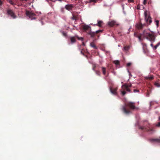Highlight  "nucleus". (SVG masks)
<instances>
[{
	"mask_svg": "<svg viewBox=\"0 0 160 160\" xmlns=\"http://www.w3.org/2000/svg\"><path fill=\"white\" fill-rule=\"evenodd\" d=\"M143 37L151 42L155 41L156 36L155 33L153 32H150L148 29L144 30L142 33Z\"/></svg>",
	"mask_w": 160,
	"mask_h": 160,
	"instance_id": "3",
	"label": "nucleus"
},
{
	"mask_svg": "<svg viewBox=\"0 0 160 160\" xmlns=\"http://www.w3.org/2000/svg\"><path fill=\"white\" fill-rule=\"evenodd\" d=\"M147 1V0H144L143 1V4L145 5Z\"/></svg>",
	"mask_w": 160,
	"mask_h": 160,
	"instance_id": "35",
	"label": "nucleus"
},
{
	"mask_svg": "<svg viewBox=\"0 0 160 160\" xmlns=\"http://www.w3.org/2000/svg\"><path fill=\"white\" fill-rule=\"evenodd\" d=\"M124 84L126 85V86H127V88H129L131 87H132V84L131 83H128V84L125 83Z\"/></svg>",
	"mask_w": 160,
	"mask_h": 160,
	"instance_id": "27",
	"label": "nucleus"
},
{
	"mask_svg": "<svg viewBox=\"0 0 160 160\" xmlns=\"http://www.w3.org/2000/svg\"><path fill=\"white\" fill-rule=\"evenodd\" d=\"M133 91L134 92H138L139 90L137 89H134Z\"/></svg>",
	"mask_w": 160,
	"mask_h": 160,
	"instance_id": "37",
	"label": "nucleus"
},
{
	"mask_svg": "<svg viewBox=\"0 0 160 160\" xmlns=\"http://www.w3.org/2000/svg\"><path fill=\"white\" fill-rule=\"evenodd\" d=\"M156 126L157 127H160V122H158L156 124Z\"/></svg>",
	"mask_w": 160,
	"mask_h": 160,
	"instance_id": "31",
	"label": "nucleus"
},
{
	"mask_svg": "<svg viewBox=\"0 0 160 160\" xmlns=\"http://www.w3.org/2000/svg\"><path fill=\"white\" fill-rule=\"evenodd\" d=\"M144 16L145 20L147 23L142 24L140 21L139 23H137L136 25V28L138 29H142L143 27L147 26L148 25L150 24L152 22L151 18L150 16H148L147 11L144 12Z\"/></svg>",
	"mask_w": 160,
	"mask_h": 160,
	"instance_id": "2",
	"label": "nucleus"
},
{
	"mask_svg": "<svg viewBox=\"0 0 160 160\" xmlns=\"http://www.w3.org/2000/svg\"><path fill=\"white\" fill-rule=\"evenodd\" d=\"M57 1H60V2H62L63 1V0H57Z\"/></svg>",
	"mask_w": 160,
	"mask_h": 160,
	"instance_id": "41",
	"label": "nucleus"
},
{
	"mask_svg": "<svg viewBox=\"0 0 160 160\" xmlns=\"http://www.w3.org/2000/svg\"><path fill=\"white\" fill-rule=\"evenodd\" d=\"M121 93L122 96H124L126 93V92L125 90L121 91Z\"/></svg>",
	"mask_w": 160,
	"mask_h": 160,
	"instance_id": "26",
	"label": "nucleus"
},
{
	"mask_svg": "<svg viewBox=\"0 0 160 160\" xmlns=\"http://www.w3.org/2000/svg\"><path fill=\"white\" fill-rule=\"evenodd\" d=\"M118 89L117 87L115 88H113L112 87H111L110 88V90L111 92L114 95H117V91Z\"/></svg>",
	"mask_w": 160,
	"mask_h": 160,
	"instance_id": "9",
	"label": "nucleus"
},
{
	"mask_svg": "<svg viewBox=\"0 0 160 160\" xmlns=\"http://www.w3.org/2000/svg\"><path fill=\"white\" fill-rule=\"evenodd\" d=\"M82 45H83V46H85V43H84V42H82Z\"/></svg>",
	"mask_w": 160,
	"mask_h": 160,
	"instance_id": "42",
	"label": "nucleus"
},
{
	"mask_svg": "<svg viewBox=\"0 0 160 160\" xmlns=\"http://www.w3.org/2000/svg\"><path fill=\"white\" fill-rule=\"evenodd\" d=\"M76 38H78L79 40H83V38L82 37L79 38L77 36H76L75 37H71L70 38V40L72 43H74L76 42Z\"/></svg>",
	"mask_w": 160,
	"mask_h": 160,
	"instance_id": "6",
	"label": "nucleus"
},
{
	"mask_svg": "<svg viewBox=\"0 0 160 160\" xmlns=\"http://www.w3.org/2000/svg\"><path fill=\"white\" fill-rule=\"evenodd\" d=\"M103 22L102 21H99L98 22L97 24H96V25L98 26L99 27H101L102 26V24Z\"/></svg>",
	"mask_w": 160,
	"mask_h": 160,
	"instance_id": "21",
	"label": "nucleus"
},
{
	"mask_svg": "<svg viewBox=\"0 0 160 160\" xmlns=\"http://www.w3.org/2000/svg\"><path fill=\"white\" fill-rule=\"evenodd\" d=\"M102 32V30H98L97 31L95 32H92L91 31V29H90V31L88 32V34L90 35L92 37H93L95 35V34L98 33L100 32Z\"/></svg>",
	"mask_w": 160,
	"mask_h": 160,
	"instance_id": "7",
	"label": "nucleus"
},
{
	"mask_svg": "<svg viewBox=\"0 0 160 160\" xmlns=\"http://www.w3.org/2000/svg\"><path fill=\"white\" fill-rule=\"evenodd\" d=\"M62 33L63 34V35L64 36H67V33L64 32H62Z\"/></svg>",
	"mask_w": 160,
	"mask_h": 160,
	"instance_id": "36",
	"label": "nucleus"
},
{
	"mask_svg": "<svg viewBox=\"0 0 160 160\" xmlns=\"http://www.w3.org/2000/svg\"><path fill=\"white\" fill-rule=\"evenodd\" d=\"M156 24L157 26V27H158L159 25V21L158 20H157L156 21Z\"/></svg>",
	"mask_w": 160,
	"mask_h": 160,
	"instance_id": "30",
	"label": "nucleus"
},
{
	"mask_svg": "<svg viewBox=\"0 0 160 160\" xmlns=\"http://www.w3.org/2000/svg\"><path fill=\"white\" fill-rule=\"evenodd\" d=\"M98 0H89L88 1H87L88 2L91 3L92 2H94L96 3L97 2Z\"/></svg>",
	"mask_w": 160,
	"mask_h": 160,
	"instance_id": "23",
	"label": "nucleus"
},
{
	"mask_svg": "<svg viewBox=\"0 0 160 160\" xmlns=\"http://www.w3.org/2000/svg\"><path fill=\"white\" fill-rule=\"evenodd\" d=\"M26 15L31 20L34 19L36 18V15L32 12L26 11Z\"/></svg>",
	"mask_w": 160,
	"mask_h": 160,
	"instance_id": "5",
	"label": "nucleus"
},
{
	"mask_svg": "<svg viewBox=\"0 0 160 160\" xmlns=\"http://www.w3.org/2000/svg\"><path fill=\"white\" fill-rule=\"evenodd\" d=\"M126 85L125 84H123L122 86V88L123 90L125 89L126 91H127V92H131V90L129 88H127V86H126Z\"/></svg>",
	"mask_w": 160,
	"mask_h": 160,
	"instance_id": "13",
	"label": "nucleus"
},
{
	"mask_svg": "<svg viewBox=\"0 0 160 160\" xmlns=\"http://www.w3.org/2000/svg\"><path fill=\"white\" fill-rule=\"evenodd\" d=\"M145 78L146 80H151L153 79V77L152 75L148 76L145 77Z\"/></svg>",
	"mask_w": 160,
	"mask_h": 160,
	"instance_id": "17",
	"label": "nucleus"
},
{
	"mask_svg": "<svg viewBox=\"0 0 160 160\" xmlns=\"http://www.w3.org/2000/svg\"><path fill=\"white\" fill-rule=\"evenodd\" d=\"M129 48H130V47L129 46H125L124 47V49L125 51H127L128 50Z\"/></svg>",
	"mask_w": 160,
	"mask_h": 160,
	"instance_id": "22",
	"label": "nucleus"
},
{
	"mask_svg": "<svg viewBox=\"0 0 160 160\" xmlns=\"http://www.w3.org/2000/svg\"><path fill=\"white\" fill-rule=\"evenodd\" d=\"M134 36L135 37L138 38L139 40H142L141 36V35H139L136 33H135Z\"/></svg>",
	"mask_w": 160,
	"mask_h": 160,
	"instance_id": "20",
	"label": "nucleus"
},
{
	"mask_svg": "<svg viewBox=\"0 0 160 160\" xmlns=\"http://www.w3.org/2000/svg\"><path fill=\"white\" fill-rule=\"evenodd\" d=\"M137 9H138V10H139L140 9V6L139 5H137Z\"/></svg>",
	"mask_w": 160,
	"mask_h": 160,
	"instance_id": "34",
	"label": "nucleus"
},
{
	"mask_svg": "<svg viewBox=\"0 0 160 160\" xmlns=\"http://www.w3.org/2000/svg\"><path fill=\"white\" fill-rule=\"evenodd\" d=\"M108 24L109 26L112 27L116 24V22L115 21L112 20L108 22Z\"/></svg>",
	"mask_w": 160,
	"mask_h": 160,
	"instance_id": "15",
	"label": "nucleus"
},
{
	"mask_svg": "<svg viewBox=\"0 0 160 160\" xmlns=\"http://www.w3.org/2000/svg\"><path fill=\"white\" fill-rule=\"evenodd\" d=\"M96 73V74L98 75V76H100V72L99 71H94Z\"/></svg>",
	"mask_w": 160,
	"mask_h": 160,
	"instance_id": "25",
	"label": "nucleus"
},
{
	"mask_svg": "<svg viewBox=\"0 0 160 160\" xmlns=\"http://www.w3.org/2000/svg\"><path fill=\"white\" fill-rule=\"evenodd\" d=\"M7 13L8 14L10 15L13 18H15L16 17L14 13L11 10H8L7 11Z\"/></svg>",
	"mask_w": 160,
	"mask_h": 160,
	"instance_id": "8",
	"label": "nucleus"
},
{
	"mask_svg": "<svg viewBox=\"0 0 160 160\" xmlns=\"http://www.w3.org/2000/svg\"><path fill=\"white\" fill-rule=\"evenodd\" d=\"M92 66L93 70H94V71H95V68L96 67V65L95 64H93Z\"/></svg>",
	"mask_w": 160,
	"mask_h": 160,
	"instance_id": "29",
	"label": "nucleus"
},
{
	"mask_svg": "<svg viewBox=\"0 0 160 160\" xmlns=\"http://www.w3.org/2000/svg\"><path fill=\"white\" fill-rule=\"evenodd\" d=\"M146 125L144 124L143 126H140L139 128L145 131L150 132L153 131V129L149 128V124L147 121L145 122Z\"/></svg>",
	"mask_w": 160,
	"mask_h": 160,
	"instance_id": "4",
	"label": "nucleus"
},
{
	"mask_svg": "<svg viewBox=\"0 0 160 160\" xmlns=\"http://www.w3.org/2000/svg\"><path fill=\"white\" fill-rule=\"evenodd\" d=\"M81 53L83 55H84V53L82 51H81Z\"/></svg>",
	"mask_w": 160,
	"mask_h": 160,
	"instance_id": "40",
	"label": "nucleus"
},
{
	"mask_svg": "<svg viewBox=\"0 0 160 160\" xmlns=\"http://www.w3.org/2000/svg\"><path fill=\"white\" fill-rule=\"evenodd\" d=\"M74 7L72 4H68L65 6V8L67 10L69 11L71 10Z\"/></svg>",
	"mask_w": 160,
	"mask_h": 160,
	"instance_id": "12",
	"label": "nucleus"
},
{
	"mask_svg": "<svg viewBox=\"0 0 160 160\" xmlns=\"http://www.w3.org/2000/svg\"><path fill=\"white\" fill-rule=\"evenodd\" d=\"M149 141L151 142H160V138H151L149 139Z\"/></svg>",
	"mask_w": 160,
	"mask_h": 160,
	"instance_id": "11",
	"label": "nucleus"
},
{
	"mask_svg": "<svg viewBox=\"0 0 160 160\" xmlns=\"http://www.w3.org/2000/svg\"><path fill=\"white\" fill-rule=\"evenodd\" d=\"M2 2L1 1V0H0V6L2 5Z\"/></svg>",
	"mask_w": 160,
	"mask_h": 160,
	"instance_id": "38",
	"label": "nucleus"
},
{
	"mask_svg": "<svg viewBox=\"0 0 160 160\" xmlns=\"http://www.w3.org/2000/svg\"><path fill=\"white\" fill-rule=\"evenodd\" d=\"M129 76H130L131 77L132 76V75L130 73H129Z\"/></svg>",
	"mask_w": 160,
	"mask_h": 160,
	"instance_id": "43",
	"label": "nucleus"
},
{
	"mask_svg": "<svg viewBox=\"0 0 160 160\" xmlns=\"http://www.w3.org/2000/svg\"><path fill=\"white\" fill-rule=\"evenodd\" d=\"M90 46L93 48L94 49H97L98 48L95 45L94 43L93 42H91L90 44Z\"/></svg>",
	"mask_w": 160,
	"mask_h": 160,
	"instance_id": "18",
	"label": "nucleus"
},
{
	"mask_svg": "<svg viewBox=\"0 0 160 160\" xmlns=\"http://www.w3.org/2000/svg\"><path fill=\"white\" fill-rule=\"evenodd\" d=\"M134 2V0H128V2L129 3L133 2Z\"/></svg>",
	"mask_w": 160,
	"mask_h": 160,
	"instance_id": "33",
	"label": "nucleus"
},
{
	"mask_svg": "<svg viewBox=\"0 0 160 160\" xmlns=\"http://www.w3.org/2000/svg\"><path fill=\"white\" fill-rule=\"evenodd\" d=\"M158 119L159 120H160V117H159Z\"/></svg>",
	"mask_w": 160,
	"mask_h": 160,
	"instance_id": "44",
	"label": "nucleus"
},
{
	"mask_svg": "<svg viewBox=\"0 0 160 160\" xmlns=\"http://www.w3.org/2000/svg\"><path fill=\"white\" fill-rule=\"evenodd\" d=\"M113 62L116 65H118L119 64V62L118 60L114 61Z\"/></svg>",
	"mask_w": 160,
	"mask_h": 160,
	"instance_id": "28",
	"label": "nucleus"
},
{
	"mask_svg": "<svg viewBox=\"0 0 160 160\" xmlns=\"http://www.w3.org/2000/svg\"><path fill=\"white\" fill-rule=\"evenodd\" d=\"M72 19L73 20L76 19V17L74 16H73V17H72Z\"/></svg>",
	"mask_w": 160,
	"mask_h": 160,
	"instance_id": "39",
	"label": "nucleus"
},
{
	"mask_svg": "<svg viewBox=\"0 0 160 160\" xmlns=\"http://www.w3.org/2000/svg\"><path fill=\"white\" fill-rule=\"evenodd\" d=\"M154 85L157 87H160V84L157 82H155L154 83Z\"/></svg>",
	"mask_w": 160,
	"mask_h": 160,
	"instance_id": "24",
	"label": "nucleus"
},
{
	"mask_svg": "<svg viewBox=\"0 0 160 160\" xmlns=\"http://www.w3.org/2000/svg\"><path fill=\"white\" fill-rule=\"evenodd\" d=\"M91 27L88 25H84L82 26L83 29L85 31L88 30Z\"/></svg>",
	"mask_w": 160,
	"mask_h": 160,
	"instance_id": "16",
	"label": "nucleus"
},
{
	"mask_svg": "<svg viewBox=\"0 0 160 160\" xmlns=\"http://www.w3.org/2000/svg\"><path fill=\"white\" fill-rule=\"evenodd\" d=\"M102 69L103 74L104 75H105L106 73V68L103 67H102Z\"/></svg>",
	"mask_w": 160,
	"mask_h": 160,
	"instance_id": "19",
	"label": "nucleus"
},
{
	"mask_svg": "<svg viewBox=\"0 0 160 160\" xmlns=\"http://www.w3.org/2000/svg\"><path fill=\"white\" fill-rule=\"evenodd\" d=\"M138 108L135 106V103L132 102H128L126 103L125 106H123L122 110L126 114L131 113V110H137Z\"/></svg>",
	"mask_w": 160,
	"mask_h": 160,
	"instance_id": "1",
	"label": "nucleus"
},
{
	"mask_svg": "<svg viewBox=\"0 0 160 160\" xmlns=\"http://www.w3.org/2000/svg\"><path fill=\"white\" fill-rule=\"evenodd\" d=\"M131 65V63H130V62H129V63H128L127 64V67H129Z\"/></svg>",
	"mask_w": 160,
	"mask_h": 160,
	"instance_id": "32",
	"label": "nucleus"
},
{
	"mask_svg": "<svg viewBox=\"0 0 160 160\" xmlns=\"http://www.w3.org/2000/svg\"><path fill=\"white\" fill-rule=\"evenodd\" d=\"M160 45V42H158V43L154 46L153 45L152 43L151 44L150 46L154 50H156L157 48Z\"/></svg>",
	"mask_w": 160,
	"mask_h": 160,
	"instance_id": "14",
	"label": "nucleus"
},
{
	"mask_svg": "<svg viewBox=\"0 0 160 160\" xmlns=\"http://www.w3.org/2000/svg\"><path fill=\"white\" fill-rule=\"evenodd\" d=\"M9 2L12 4L13 5L14 4H17L18 5H20L21 4V2H19L18 0H13L12 1V0H10L9 1Z\"/></svg>",
	"mask_w": 160,
	"mask_h": 160,
	"instance_id": "10",
	"label": "nucleus"
}]
</instances>
